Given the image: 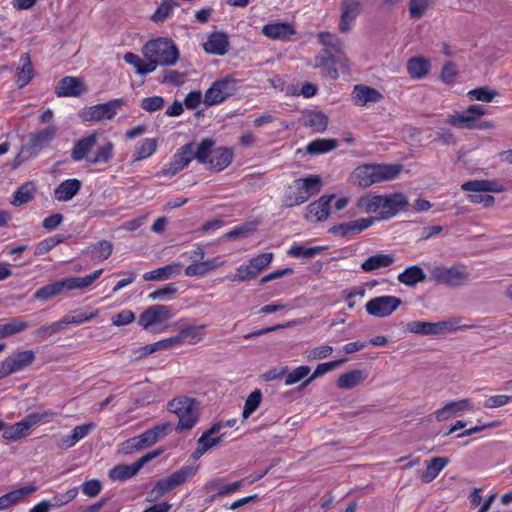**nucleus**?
Wrapping results in <instances>:
<instances>
[{"instance_id": "53", "label": "nucleus", "mask_w": 512, "mask_h": 512, "mask_svg": "<svg viewBox=\"0 0 512 512\" xmlns=\"http://www.w3.org/2000/svg\"><path fill=\"white\" fill-rule=\"evenodd\" d=\"M29 432L25 428V425L22 421L17 422L13 425H6V429L3 432V438L8 441H18L22 438H25Z\"/></svg>"}, {"instance_id": "1", "label": "nucleus", "mask_w": 512, "mask_h": 512, "mask_svg": "<svg viewBox=\"0 0 512 512\" xmlns=\"http://www.w3.org/2000/svg\"><path fill=\"white\" fill-rule=\"evenodd\" d=\"M408 205L407 197L396 192L388 195H366L357 201L360 210L366 213H377L381 219H389Z\"/></svg>"}, {"instance_id": "19", "label": "nucleus", "mask_w": 512, "mask_h": 512, "mask_svg": "<svg viewBox=\"0 0 512 512\" xmlns=\"http://www.w3.org/2000/svg\"><path fill=\"white\" fill-rule=\"evenodd\" d=\"M465 410L474 411L471 400L468 398L446 403L444 407L435 412V416L437 421L442 422L450 417L459 416Z\"/></svg>"}, {"instance_id": "29", "label": "nucleus", "mask_w": 512, "mask_h": 512, "mask_svg": "<svg viewBox=\"0 0 512 512\" xmlns=\"http://www.w3.org/2000/svg\"><path fill=\"white\" fill-rule=\"evenodd\" d=\"M81 187V181L76 178L64 180L55 188L54 198L62 202L69 201L80 191Z\"/></svg>"}, {"instance_id": "3", "label": "nucleus", "mask_w": 512, "mask_h": 512, "mask_svg": "<svg viewBox=\"0 0 512 512\" xmlns=\"http://www.w3.org/2000/svg\"><path fill=\"white\" fill-rule=\"evenodd\" d=\"M199 403L194 398L177 397L170 400L167 404V409L177 415L179 418L176 430L178 432L184 430H191L198 421Z\"/></svg>"}, {"instance_id": "59", "label": "nucleus", "mask_w": 512, "mask_h": 512, "mask_svg": "<svg viewBox=\"0 0 512 512\" xmlns=\"http://www.w3.org/2000/svg\"><path fill=\"white\" fill-rule=\"evenodd\" d=\"M310 373V368L308 366H299L295 368L293 371L286 374L285 385L290 386L298 383L299 381L305 379Z\"/></svg>"}, {"instance_id": "30", "label": "nucleus", "mask_w": 512, "mask_h": 512, "mask_svg": "<svg viewBox=\"0 0 512 512\" xmlns=\"http://www.w3.org/2000/svg\"><path fill=\"white\" fill-rule=\"evenodd\" d=\"M37 490L35 485H27L0 496V510H5L12 505L21 502L25 497Z\"/></svg>"}, {"instance_id": "48", "label": "nucleus", "mask_w": 512, "mask_h": 512, "mask_svg": "<svg viewBox=\"0 0 512 512\" xmlns=\"http://www.w3.org/2000/svg\"><path fill=\"white\" fill-rule=\"evenodd\" d=\"M304 125L312 128L316 132H324L328 126V117L323 112L312 111L309 112Z\"/></svg>"}, {"instance_id": "25", "label": "nucleus", "mask_w": 512, "mask_h": 512, "mask_svg": "<svg viewBox=\"0 0 512 512\" xmlns=\"http://www.w3.org/2000/svg\"><path fill=\"white\" fill-rule=\"evenodd\" d=\"M224 261L220 260L219 257L201 260L197 259L192 264L185 268V275L188 277L204 276L207 273L224 265Z\"/></svg>"}, {"instance_id": "15", "label": "nucleus", "mask_w": 512, "mask_h": 512, "mask_svg": "<svg viewBox=\"0 0 512 512\" xmlns=\"http://www.w3.org/2000/svg\"><path fill=\"white\" fill-rule=\"evenodd\" d=\"M335 195H323L318 200L307 206L306 219L308 221L322 222L330 215L331 202L335 199Z\"/></svg>"}, {"instance_id": "62", "label": "nucleus", "mask_w": 512, "mask_h": 512, "mask_svg": "<svg viewBox=\"0 0 512 512\" xmlns=\"http://www.w3.org/2000/svg\"><path fill=\"white\" fill-rule=\"evenodd\" d=\"M6 334V338L15 334L21 333L26 330L29 324L26 321L20 320L19 318H13L8 323L3 324Z\"/></svg>"}, {"instance_id": "52", "label": "nucleus", "mask_w": 512, "mask_h": 512, "mask_svg": "<svg viewBox=\"0 0 512 512\" xmlns=\"http://www.w3.org/2000/svg\"><path fill=\"white\" fill-rule=\"evenodd\" d=\"M345 362H346V359H339V360H334V361L318 364V366L314 370L313 374L309 378L305 379V381L303 382V385L304 386L308 385L314 379L326 374L329 371H332V370L338 368Z\"/></svg>"}, {"instance_id": "44", "label": "nucleus", "mask_w": 512, "mask_h": 512, "mask_svg": "<svg viewBox=\"0 0 512 512\" xmlns=\"http://www.w3.org/2000/svg\"><path fill=\"white\" fill-rule=\"evenodd\" d=\"M365 378L366 374L362 370H352L340 375L337 386L341 389H351L360 384Z\"/></svg>"}, {"instance_id": "47", "label": "nucleus", "mask_w": 512, "mask_h": 512, "mask_svg": "<svg viewBox=\"0 0 512 512\" xmlns=\"http://www.w3.org/2000/svg\"><path fill=\"white\" fill-rule=\"evenodd\" d=\"M223 427L222 423L214 424L210 429L206 430L201 437L198 439V444L204 446L207 451L212 447L216 446L222 441V435L212 437L214 434H217L220 429Z\"/></svg>"}, {"instance_id": "21", "label": "nucleus", "mask_w": 512, "mask_h": 512, "mask_svg": "<svg viewBox=\"0 0 512 512\" xmlns=\"http://www.w3.org/2000/svg\"><path fill=\"white\" fill-rule=\"evenodd\" d=\"M99 133L94 131L86 137L79 139L71 150V159L75 162L86 159L88 161L90 151L97 144V137Z\"/></svg>"}, {"instance_id": "13", "label": "nucleus", "mask_w": 512, "mask_h": 512, "mask_svg": "<svg viewBox=\"0 0 512 512\" xmlns=\"http://www.w3.org/2000/svg\"><path fill=\"white\" fill-rule=\"evenodd\" d=\"M172 317L169 306L155 304L146 308L138 317V325L148 330L152 327L168 321Z\"/></svg>"}, {"instance_id": "35", "label": "nucleus", "mask_w": 512, "mask_h": 512, "mask_svg": "<svg viewBox=\"0 0 512 512\" xmlns=\"http://www.w3.org/2000/svg\"><path fill=\"white\" fill-rule=\"evenodd\" d=\"M102 273L103 269H99L85 277H66L63 279L65 290L84 289L93 284Z\"/></svg>"}, {"instance_id": "27", "label": "nucleus", "mask_w": 512, "mask_h": 512, "mask_svg": "<svg viewBox=\"0 0 512 512\" xmlns=\"http://www.w3.org/2000/svg\"><path fill=\"white\" fill-rule=\"evenodd\" d=\"M352 95L355 103L360 106L367 103H378L383 99V95L378 90L362 84L354 86Z\"/></svg>"}, {"instance_id": "6", "label": "nucleus", "mask_w": 512, "mask_h": 512, "mask_svg": "<svg viewBox=\"0 0 512 512\" xmlns=\"http://www.w3.org/2000/svg\"><path fill=\"white\" fill-rule=\"evenodd\" d=\"M295 191L288 192L285 196V205L293 207L305 203L311 196L320 192L322 179L319 175H309L294 181Z\"/></svg>"}, {"instance_id": "11", "label": "nucleus", "mask_w": 512, "mask_h": 512, "mask_svg": "<svg viewBox=\"0 0 512 512\" xmlns=\"http://www.w3.org/2000/svg\"><path fill=\"white\" fill-rule=\"evenodd\" d=\"M458 323L459 319L439 322L414 320L407 323L406 331L414 334L434 336L443 334L445 331L453 329Z\"/></svg>"}, {"instance_id": "42", "label": "nucleus", "mask_w": 512, "mask_h": 512, "mask_svg": "<svg viewBox=\"0 0 512 512\" xmlns=\"http://www.w3.org/2000/svg\"><path fill=\"white\" fill-rule=\"evenodd\" d=\"M317 38L319 43H321L325 49H328L329 51L341 57L343 42L337 35L323 31L318 34Z\"/></svg>"}, {"instance_id": "49", "label": "nucleus", "mask_w": 512, "mask_h": 512, "mask_svg": "<svg viewBox=\"0 0 512 512\" xmlns=\"http://www.w3.org/2000/svg\"><path fill=\"white\" fill-rule=\"evenodd\" d=\"M114 144L111 141H105L100 145L94 156L88 159L90 164L108 163L113 158Z\"/></svg>"}, {"instance_id": "63", "label": "nucleus", "mask_w": 512, "mask_h": 512, "mask_svg": "<svg viewBox=\"0 0 512 512\" xmlns=\"http://www.w3.org/2000/svg\"><path fill=\"white\" fill-rule=\"evenodd\" d=\"M257 228L255 223H245L239 227L234 228L233 230L227 232L224 235V238L227 239H235L238 237H247L251 233H253Z\"/></svg>"}, {"instance_id": "33", "label": "nucleus", "mask_w": 512, "mask_h": 512, "mask_svg": "<svg viewBox=\"0 0 512 512\" xmlns=\"http://www.w3.org/2000/svg\"><path fill=\"white\" fill-rule=\"evenodd\" d=\"M447 457H434L426 462V469L422 472L420 478L423 483L432 482L439 473L448 465Z\"/></svg>"}, {"instance_id": "8", "label": "nucleus", "mask_w": 512, "mask_h": 512, "mask_svg": "<svg viewBox=\"0 0 512 512\" xmlns=\"http://www.w3.org/2000/svg\"><path fill=\"white\" fill-rule=\"evenodd\" d=\"M125 105V100L122 98L112 99L106 103H101L84 108L80 112V118L85 122H101L105 120H112Z\"/></svg>"}, {"instance_id": "61", "label": "nucleus", "mask_w": 512, "mask_h": 512, "mask_svg": "<svg viewBox=\"0 0 512 512\" xmlns=\"http://www.w3.org/2000/svg\"><path fill=\"white\" fill-rule=\"evenodd\" d=\"M165 100L161 96L146 97L141 100L140 107L147 112H156L163 108Z\"/></svg>"}, {"instance_id": "36", "label": "nucleus", "mask_w": 512, "mask_h": 512, "mask_svg": "<svg viewBox=\"0 0 512 512\" xmlns=\"http://www.w3.org/2000/svg\"><path fill=\"white\" fill-rule=\"evenodd\" d=\"M397 280L409 287H413L419 282L426 280V274L423 269L418 265L407 267L402 273L397 276Z\"/></svg>"}, {"instance_id": "45", "label": "nucleus", "mask_w": 512, "mask_h": 512, "mask_svg": "<svg viewBox=\"0 0 512 512\" xmlns=\"http://www.w3.org/2000/svg\"><path fill=\"white\" fill-rule=\"evenodd\" d=\"M36 188L32 182H25L22 184L14 193L12 205L20 206L30 202L33 199V195Z\"/></svg>"}, {"instance_id": "26", "label": "nucleus", "mask_w": 512, "mask_h": 512, "mask_svg": "<svg viewBox=\"0 0 512 512\" xmlns=\"http://www.w3.org/2000/svg\"><path fill=\"white\" fill-rule=\"evenodd\" d=\"M242 486L243 480H239L231 484L225 485L224 478H214L206 484L205 489L208 491L217 490V492L210 497V501H213L217 498L235 493Z\"/></svg>"}, {"instance_id": "2", "label": "nucleus", "mask_w": 512, "mask_h": 512, "mask_svg": "<svg viewBox=\"0 0 512 512\" xmlns=\"http://www.w3.org/2000/svg\"><path fill=\"white\" fill-rule=\"evenodd\" d=\"M402 169L401 164H366L356 168L353 175L355 184L366 188L374 183L394 179Z\"/></svg>"}, {"instance_id": "34", "label": "nucleus", "mask_w": 512, "mask_h": 512, "mask_svg": "<svg viewBox=\"0 0 512 512\" xmlns=\"http://www.w3.org/2000/svg\"><path fill=\"white\" fill-rule=\"evenodd\" d=\"M215 142L210 138L203 139L198 145L191 148L192 160L195 159L201 164L208 166Z\"/></svg>"}, {"instance_id": "58", "label": "nucleus", "mask_w": 512, "mask_h": 512, "mask_svg": "<svg viewBox=\"0 0 512 512\" xmlns=\"http://www.w3.org/2000/svg\"><path fill=\"white\" fill-rule=\"evenodd\" d=\"M98 314V311L86 313V312H76L75 315H67L63 317L60 321L62 324V327L64 328L65 325L69 324H81L86 321L94 319Z\"/></svg>"}, {"instance_id": "28", "label": "nucleus", "mask_w": 512, "mask_h": 512, "mask_svg": "<svg viewBox=\"0 0 512 512\" xmlns=\"http://www.w3.org/2000/svg\"><path fill=\"white\" fill-rule=\"evenodd\" d=\"M21 66L17 68L15 83L18 88H23L30 83L34 77V68L29 53L20 56Z\"/></svg>"}, {"instance_id": "56", "label": "nucleus", "mask_w": 512, "mask_h": 512, "mask_svg": "<svg viewBox=\"0 0 512 512\" xmlns=\"http://www.w3.org/2000/svg\"><path fill=\"white\" fill-rule=\"evenodd\" d=\"M448 123L454 127L475 129V121L469 112H467V110L464 113H456L454 115H450L448 118Z\"/></svg>"}, {"instance_id": "16", "label": "nucleus", "mask_w": 512, "mask_h": 512, "mask_svg": "<svg viewBox=\"0 0 512 512\" xmlns=\"http://www.w3.org/2000/svg\"><path fill=\"white\" fill-rule=\"evenodd\" d=\"M35 353L32 350L17 351L7 356L5 363L8 375L18 373L29 367L35 360Z\"/></svg>"}, {"instance_id": "18", "label": "nucleus", "mask_w": 512, "mask_h": 512, "mask_svg": "<svg viewBox=\"0 0 512 512\" xmlns=\"http://www.w3.org/2000/svg\"><path fill=\"white\" fill-rule=\"evenodd\" d=\"M374 222L373 218H361L338 225H334L329 229V233L339 235L341 237L352 236L361 233L369 228Z\"/></svg>"}, {"instance_id": "32", "label": "nucleus", "mask_w": 512, "mask_h": 512, "mask_svg": "<svg viewBox=\"0 0 512 512\" xmlns=\"http://www.w3.org/2000/svg\"><path fill=\"white\" fill-rule=\"evenodd\" d=\"M180 272L181 264L178 262H174L164 267L157 268L155 270L145 273L143 275V279L145 281H164L170 279L175 275L180 274Z\"/></svg>"}, {"instance_id": "50", "label": "nucleus", "mask_w": 512, "mask_h": 512, "mask_svg": "<svg viewBox=\"0 0 512 512\" xmlns=\"http://www.w3.org/2000/svg\"><path fill=\"white\" fill-rule=\"evenodd\" d=\"M195 146L194 142H189L183 146H181L177 152L173 155V165H176L179 167V170L181 171L184 169L191 161H192V154H191V148Z\"/></svg>"}, {"instance_id": "43", "label": "nucleus", "mask_w": 512, "mask_h": 512, "mask_svg": "<svg viewBox=\"0 0 512 512\" xmlns=\"http://www.w3.org/2000/svg\"><path fill=\"white\" fill-rule=\"evenodd\" d=\"M336 139H316L306 146V152L310 155H319L330 152L337 148Z\"/></svg>"}, {"instance_id": "24", "label": "nucleus", "mask_w": 512, "mask_h": 512, "mask_svg": "<svg viewBox=\"0 0 512 512\" xmlns=\"http://www.w3.org/2000/svg\"><path fill=\"white\" fill-rule=\"evenodd\" d=\"M262 34L273 40H287L296 34L293 26L287 22L269 23L263 26Z\"/></svg>"}, {"instance_id": "23", "label": "nucleus", "mask_w": 512, "mask_h": 512, "mask_svg": "<svg viewBox=\"0 0 512 512\" xmlns=\"http://www.w3.org/2000/svg\"><path fill=\"white\" fill-rule=\"evenodd\" d=\"M463 191L470 192H494L501 193L506 190V187L502 181L499 180H471L462 184Z\"/></svg>"}, {"instance_id": "4", "label": "nucleus", "mask_w": 512, "mask_h": 512, "mask_svg": "<svg viewBox=\"0 0 512 512\" xmlns=\"http://www.w3.org/2000/svg\"><path fill=\"white\" fill-rule=\"evenodd\" d=\"M145 58H154L162 66L174 65L179 58V50L168 38L148 41L142 48Z\"/></svg>"}, {"instance_id": "7", "label": "nucleus", "mask_w": 512, "mask_h": 512, "mask_svg": "<svg viewBox=\"0 0 512 512\" xmlns=\"http://www.w3.org/2000/svg\"><path fill=\"white\" fill-rule=\"evenodd\" d=\"M197 472V467L184 466L156 482L152 490L148 493V501H154L166 493L174 490L178 486L185 484Z\"/></svg>"}, {"instance_id": "41", "label": "nucleus", "mask_w": 512, "mask_h": 512, "mask_svg": "<svg viewBox=\"0 0 512 512\" xmlns=\"http://www.w3.org/2000/svg\"><path fill=\"white\" fill-rule=\"evenodd\" d=\"M157 145L155 138H146L139 141L135 146L133 161L138 162L150 157L156 151Z\"/></svg>"}, {"instance_id": "9", "label": "nucleus", "mask_w": 512, "mask_h": 512, "mask_svg": "<svg viewBox=\"0 0 512 512\" xmlns=\"http://www.w3.org/2000/svg\"><path fill=\"white\" fill-rule=\"evenodd\" d=\"M163 452L164 450L161 448L156 449L143 455L132 464H118L109 470L108 476L113 481H126L131 479L145 464L160 456Z\"/></svg>"}, {"instance_id": "40", "label": "nucleus", "mask_w": 512, "mask_h": 512, "mask_svg": "<svg viewBox=\"0 0 512 512\" xmlns=\"http://www.w3.org/2000/svg\"><path fill=\"white\" fill-rule=\"evenodd\" d=\"M65 285L63 279L47 284L39 288L34 293V298L40 301H48L49 299L63 293Z\"/></svg>"}, {"instance_id": "12", "label": "nucleus", "mask_w": 512, "mask_h": 512, "mask_svg": "<svg viewBox=\"0 0 512 512\" xmlns=\"http://www.w3.org/2000/svg\"><path fill=\"white\" fill-rule=\"evenodd\" d=\"M402 304V300L396 296H378L366 303V311L369 315L384 318L390 316Z\"/></svg>"}, {"instance_id": "14", "label": "nucleus", "mask_w": 512, "mask_h": 512, "mask_svg": "<svg viewBox=\"0 0 512 512\" xmlns=\"http://www.w3.org/2000/svg\"><path fill=\"white\" fill-rule=\"evenodd\" d=\"M57 131V126L55 124H50L39 131L30 133L28 136L29 141L26 145L27 150L31 155L39 153L55 138Z\"/></svg>"}, {"instance_id": "57", "label": "nucleus", "mask_w": 512, "mask_h": 512, "mask_svg": "<svg viewBox=\"0 0 512 512\" xmlns=\"http://www.w3.org/2000/svg\"><path fill=\"white\" fill-rule=\"evenodd\" d=\"M177 5L178 3L176 0H163L155 13L151 16V19L156 23L163 22Z\"/></svg>"}, {"instance_id": "39", "label": "nucleus", "mask_w": 512, "mask_h": 512, "mask_svg": "<svg viewBox=\"0 0 512 512\" xmlns=\"http://www.w3.org/2000/svg\"><path fill=\"white\" fill-rule=\"evenodd\" d=\"M204 328L205 325H190L181 329V331L176 335L179 339V345L185 342L188 344H196L199 342L204 336Z\"/></svg>"}, {"instance_id": "64", "label": "nucleus", "mask_w": 512, "mask_h": 512, "mask_svg": "<svg viewBox=\"0 0 512 512\" xmlns=\"http://www.w3.org/2000/svg\"><path fill=\"white\" fill-rule=\"evenodd\" d=\"M177 293V287L173 283L166 284L165 286L155 290L148 295L150 300H163L171 298Z\"/></svg>"}, {"instance_id": "17", "label": "nucleus", "mask_w": 512, "mask_h": 512, "mask_svg": "<svg viewBox=\"0 0 512 512\" xmlns=\"http://www.w3.org/2000/svg\"><path fill=\"white\" fill-rule=\"evenodd\" d=\"M87 91L84 82L78 77L66 76L55 87L58 97H78Z\"/></svg>"}, {"instance_id": "10", "label": "nucleus", "mask_w": 512, "mask_h": 512, "mask_svg": "<svg viewBox=\"0 0 512 512\" xmlns=\"http://www.w3.org/2000/svg\"><path fill=\"white\" fill-rule=\"evenodd\" d=\"M236 83V80L230 76L215 81L206 91L204 103L207 106L222 103L236 91Z\"/></svg>"}, {"instance_id": "54", "label": "nucleus", "mask_w": 512, "mask_h": 512, "mask_svg": "<svg viewBox=\"0 0 512 512\" xmlns=\"http://www.w3.org/2000/svg\"><path fill=\"white\" fill-rule=\"evenodd\" d=\"M324 248L321 246L306 247L303 245L292 246L288 250V255L295 258L310 259L318 255Z\"/></svg>"}, {"instance_id": "37", "label": "nucleus", "mask_w": 512, "mask_h": 512, "mask_svg": "<svg viewBox=\"0 0 512 512\" xmlns=\"http://www.w3.org/2000/svg\"><path fill=\"white\" fill-rule=\"evenodd\" d=\"M394 262V257L390 254H375L368 257L361 268L365 272H371L380 268L389 267Z\"/></svg>"}, {"instance_id": "51", "label": "nucleus", "mask_w": 512, "mask_h": 512, "mask_svg": "<svg viewBox=\"0 0 512 512\" xmlns=\"http://www.w3.org/2000/svg\"><path fill=\"white\" fill-rule=\"evenodd\" d=\"M498 94V91L491 89L488 86H481L470 90L467 95L471 100L489 103L493 101Z\"/></svg>"}, {"instance_id": "31", "label": "nucleus", "mask_w": 512, "mask_h": 512, "mask_svg": "<svg viewBox=\"0 0 512 512\" xmlns=\"http://www.w3.org/2000/svg\"><path fill=\"white\" fill-rule=\"evenodd\" d=\"M232 160V150L226 147H220L213 150L207 168L215 171H222L231 164Z\"/></svg>"}, {"instance_id": "60", "label": "nucleus", "mask_w": 512, "mask_h": 512, "mask_svg": "<svg viewBox=\"0 0 512 512\" xmlns=\"http://www.w3.org/2000/svg\"><path fill=\"white\" fill-rule=\"evenodd\" d=\"M78 495V488L73 487L69 490H67L65 493L57 494L53 496V498L50 501V504L52 507H61L65 504L70 503L72 500L76 498Z\"/></svg>"}, {"instance_id": "55", "label": "nucleus", "mask_w": 512, "mask_h": 512, "mask_svg": "<svg viewBox=\"0 0 512 512\" xmlns=\"http://www.w3.org/2000/svg\"><path fill=\"white\" fill-rule=\"evenodd\" d=\"M262 400V392L259 389H255L245 400L242 417L247 419L253 414L259 407Z\"/></svg>"}, {"instance_id": "5", "label": "nucleus", "mask_w": 512, "mask_h": 512, "mask_svg": "<svg viewBox=\"0 0 512 512\" xmlns=\"http://www.w3.org/2000/svg\"><path fill=\"white\" fill-rule=\"evenodd\" d=\"M430 280L449 287L464 286L469 281V273L463 264L451 267L434 265L429 267Z\"/></svg>"}, {"instance_id": "22", "label": "nucleus", "mask_w": 512, "mask_h": 512, "mask_svg": "<svg viewBox=\"0 0 512 512\" xmlns=\"http://www.w3.org/2000/svg\"><path fill=\"white\" fill-rule=\"evenodd\" d=\"M203 48L208 54L225 55L229 49L228 35L224 32H212L203 44Z\"/></svg>"}, {"instance_id": "20", "label": "nucleus", "mask_w": 512, "mask_h": 512, "mask_svg": "<svg viewBox=\"0 0 512 512\" xmlns=\"http://www.w3.org/2000/svg\"><path fill=\"white\" fill-rule=\"evenodd\" d=\"M361 11V4L358 0H342L341 16L339 29L342 32H348L351 29L352 22L357 18Z\"/></svg>"}, {"instance_id": "46", "label": "nucleus", "mask_w": 512, "mask_h": 512, "mask_svg": "<svg viewBox=\"0 0 512 512\" xmlns=\"http://www.w3.org/2000/svg\"><path fill=\"white\" fill-rule=\"evenodd\" d=\"M112 251V243L107 240H101L90 247L91 259L96 262L104 261L109 258Z\"/></svg>"}, {"instance_id": "38", "label": "nucleus", "mask_w": 512, "mask_h": 512, "mask_svg": "<svg viewBox=\"0 0 512 512\" xmlns=\"http://www.w3.org/2000/svg\"><path fill=\"white\" fill-rule=\"evenodd\" d=\"M430 70V62L424 57H414L407 62V71L414 79H422Z\"/></svg>"}]
</instances>
